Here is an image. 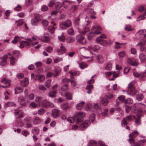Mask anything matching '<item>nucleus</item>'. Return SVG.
Masks as SVG:
<instances>
[{"instance_id":"obj_62","label":"nucleus","mask_w":146,"mask_h":146,"mask_svg":"<svg viewBox=\"0 0 146 146\" xmlns=\"http://www.w3.org/2000/svg\"><path fill=\"white\" fill-rule=\"evenodd\" d=\"M35 97V95L33 93H30L28 96L29 99L30 100H33Z\"/></svg>"},{"instance_id":"obj_53","label":"nucleus","mask_w":146,"mask_h":146,"mask_svg":"<svg viewBox=\"0 0 146 146\" xmlns=\"http://www.w3.org/2000/svg\"><path fill=\"white\" fill-rule=\"evenodd\" d=\"M56 93L55 91L50 92L49 94V96L51 97H54L56 95Z\"/></svg>"},{"instance_id":"obj_56","label":"nucleus","mask_w":146,"mask_h":146,"mask_svg":"<svg viewBox=\"0 0 146 146\" xmlns=\"http://www.w3.org/2000/svg\"><path fill=\"white\" fill-rule=\"evenodd\" d=\"M60 27L62 29H65L68 28L64 22H62L60 24Z\"/></svg>"},{"instance_id":"obj_10","label":"nucleus","mask_w":146,"mask_h":146,"mask_svg":"<svg viewBox=\"0 0 146 146\" xmlns=\"http://www.w3.org/2000/svg\"><path fill=\"white\" fill-rule=\"evenodd\" d=\"M76 38L77 41L82 44H85L86 41L84 40V37L80 35H78L76 36Z\"/></svg>"},{"instance_id":"obj_40","label":"nucleus","mask_w":146,"mask_h":146,"mask_svg":"<svg viewBox=\"0 0 146 146\" xmlns=\"http://www.w3.org/2000/svg\"><path fill=\"white\" fill-rule=\"evenodd\" d=\"M61 107L62 109L64 110H66L70 108V107L68 106L67 103L62 104L61 105Z\"/></svg>"},{"instance_id":"obj_60","label":"nucleus","mask_w":146,"mask_h":146,"mask_svg":"<svg viewBox=\"0 0 146 146\" xmlns=\"http://www.w3.org/2000/svg\"><path fill=\"white\" fill-rule=\"evenodd\" d=\"M125 29V30L128 31H131L133 30V29L131 28V26L129 25H126Z\"/></svg>"},{"instance_id":"obj_27","label":"nucleus","mask_w":146,"mask_h":146,"mask_svg":"<svg viewBox=\"0 0 146 146\" xmlns=\"http://www.w3.org/2000/svg\"><path fill=\"white\" fill-rule=\"evenodd\" d=\"M42 41L44 42H48L50 40V38L49 36H43L41 38Z\"/></svg>"},{"instance_id":"obj_51","label":"nucleus","mask_w":146,"mask_h":146,"mask_svg":"<svg viewBox=\"0 0 146 146\" xmlns=\"http://www.w3.org/2000/svg\"><path fill=\"white\" fill-rule=\"evenodd\" d=\"M133 103L132 100L130 98L126 99L125 101V104H131Z\"/></svg>"},{"instance_id":"obj_42","label":"nucleus","mask_w":146,"mask_h":146,"mask_svg":"<svg viewBox=\"0 0 146 146\" xmlns=\"http://www.w3.org/2000/svg\"><path fill=\"white\" fill-rule=\"evenodd\" d=\"M119 100L121 102H123L125 99V97L124 95H120L118 97L117 99Z\"/></svg>"},{"instance_id":"obj_15","label":"nucleus","mask_w":146,"mask_h":146,"mask_svg":"<svg viewBox=\"0 0 146 146\" xmlns=\"http://www.w3.org/2000/svg\"><path fill=\"white\" fill-rule=\"evenodd\" d=\"M29 82L27 78H25L23 80L21 81V85L23 87H27L28 85Z\"/></svg>"},{"instance_id":"obj_59","label":"nucleus","mask_w":146,"mask_h":146,"mask_svg":"<svg viewBox=\"0 0 146 146\" xmlns=\"http://www.w3.org/2000/svg\"><path fill=\"white\" fill-rule=\"evenodd\" d=\"M68 34L70 35H73L74 34V32L73 29L71 28L68 29Z\"/></svg>"},{"instance_id":"obj_1","label":"nucleus","mask_w":146,"mask_h":146,"mask_svg":"<svg viewBox=\"0 0 146 146\" xmlns=\"http://www.w3.org/2000/svg\"><path fill=\"white\" fill-rule=\"evenodd\" d=\"M85 116V114L83 112H79L74 115L73 117H69L67 118V121L70 123H73L74 121L77 123L82 122L83 118Z\"/></svg>"},{"instance_id":"obj_43","label":"nucleus","mask_w":146,"mask_h":146,"mask_svg":"<svg viewBox=\"0 0 146 146\" xmlns=\"http://www.w3.org/2000/svg\"><path fill=\"white\" fill-rule=\"evenodd\" d=\"M87 64L85 62H82L80 64V67L81 69H83L87 67Z\"/></svg>"},{"instance_id":"obj_6","label":"nucleus","mask_w":146,"mask_h":146,"mask_svg":"<svg viewBox=\"0 0 146 146\" xmlns=\"http://www.w3.org/2000/svg\"><path fill=\"white\" fill-rule=\"evenodd\" d=\"M42 105L43 107L45 108H53L54 106V105L52 103L45 100L42 101Z\"/></svg>"},{"instance_id":"obj_47","label":"nucleus","mask_w":146,"mask_h":146,"mask_svg":"<svg viewBox=\"0 0 146 146\" xmlns=\"http://www.w3.org/2000/svg\"><path fill=\"white\" fill-rule=\"evenodd\" d=\"M19 39L20 38L19 36H15L14 38V39L12 40V42L13 43L16 44Z\"/></svg>"},{"instance_id":"obj_63","label":"nucleus","mask_w":146,"mask_h":146,"mask_svg":"<svg viewBox=\"0 0 146 146\" xmlns=\"http://www.w3.org/2000/svg\"><path fill=\"white\" fill-rule=\"evenodd\" d=\"M145 15H144L141 16L139 17L138 18L140 19H139V20H138V19H137V21H139L140 20H143L146 18V9L145 11Z\"/></svg>"},{"instance_id":"obj_36","label":"nucleus","mask_w":146,"mask_h":146,"mask_svg":"<svg viewBox=\"0 0 146 146\" xmlns=\"http://www.w3.org/2000/svg\"><path fill=\"white\" fill-rule=\"evenodd\" d=\"M75 38L74 37L69 36L66 39V41L68 43H70L74 42L75 41Z\"/></svg>"},{"instance_id":"obj_64","label":"nucleus","mask_w":146,"mask_h":146,"mask_svg":"<svg viewBox=\"0 0 146 146\" xmlns=\"http://www.w3.org/2000/svg\"><path fill=\"white\" fill-rule=\"evenodd\" d=\"M42 98L41 97L38 96L35 98V101L36 102L40 104L42 100Z\"/></svg>"},{"instance_id":"obj_5","label":"nucleus","mask_w":146,"mask_h":146,"mask_svg":"<svg viewBox=\"0 0 146 146\" xmlns=\"http://www.w3.org/2000/svg\"><path fill=\"white\" fill-rule=\"evenodd\" d=\"M138 134V132L135 130L134 131V132L132 134L131 133L129 135V139L128 141L131 145L135 144V141H134V139L132 137L133 136L135 137L137 136ZM131 145L132 146V145Z\"/></svg>"},{"instance_id":"obj_16","label":"nucleus","mask_w":146,"mask_h":146,"mask_svg":"<svg viewBox=\"0 0 146 146\" xmlns=\"http://www.w3.org/2000/svg\"><path fill=\"white\" fill-rule=\"evenodd\" d=\"M125 109L126 112L127 113H129L130 110H131L132 112L134 113H135L137 111V109L136 107H135L133 109L132 108H131L128 105L125 106Z\"/></svg>"},{"instance_id":"obj_19","label":"nucleus","mask_w":146,"mask_h":146,"mask_svg":"<svg viewBox=\"0 0 146 146\" xmlns=\"http://www.w3.org/2000/svg\"><path fill=\"white\" fill-rule=\"evenodd\" d=\"M19 101L20 104L23 106H25L27 104V102H25V97H22L19 98Z\"/></svg>"},{"instance_id":"obj_48","label":"nucleus","mask_w":146,"mask_h":146,"mask_svg":"<svg viewBox=\"0 0 146 146\" xmlns=\"http://www.w3.org/2000/svg\"><path fill=\"white\" fill-rule=\"evenodd\" d=\"M95 115L94 114L92 113L90 117V121L91 122H93L95 119Z\"/></svg>"},{"instance_id":"obj_11","label":"nucleus","mask_w":146,"mask_h":146,"mask_svg":"<svg viewBox=\"0 0 146 146\" xmlns=\"http://www.w3.org/2000/svg\"><path fill=\"white\" fill-rule=\"evenodd\" d=\"M45 79V76L42 75L37 74L34 76V79L35 80H38L39 81L42 82Z\"/></svg>"},{"instance_id":"obj_28","label":"nucleus","mask_w":146,"mask_h":146,"mask_svg":"<svg viewBox=\"0 0 146 146\" xmlns=\"http://www.w3.org/2000/svg\"><path fill=\"white\" fill-rule=\"evenodd\" d=\"M61 72V70L58 68H55L53 71V76L56 77L58 76Z\"/></svg>"},{"instance_id":"obj_21","label":"nucleus","mask_w":146,"mask_h":146,"mask_svg":"<svg viewBox=\"0 0 146 146\" xmlns=\"http://www.w3.org/2000/svg\"><path fill=\"white\" fill-rule=\"evenodd\" d=\"M22 115H20L17 118V123L18 124H17V125L21 127L23 126L24 125V123L23 121L20 119L19 118L22 116Z\"/></svg>"},{"instance_id":"obj_7","label":"nucleus","mask_w":146,"mask_h":146,"mask_svg":"<svg viewBox=\"0 0 146 146\" xmlns=\"http://www.w3.org/2000/svg\"><path fill=\"white\" fill-rule=\"evenodd\" d=\"M63 4L65 6V5H68L69 4V2L68 1H66L63 2V3L59 2H57L56 4V9L58 10L62 6Z\"/></svg>"},{"instance_id":"obj_13","label":"nucleus","mask_w":146,"mask_h":146,"mask_svg":"<svg viewBox=\"0 0 146 146\" xmlns=\"http://www.w3.org/2000/svg\"><path fill=\"white\" fill-rule=\"evenodd\" d=\"M142 111H141L139 113V114L137 115L138 118L136 119L135 121V123L138 125L141 124V117L142 115Z\"/></svg>"},{"instance_id":"obj_17","label":"nucleus","mask_w":146,"mask_h":146,"mask_svg":"<svg viewBox=\"0 0 146 146\" xmlns=\"http://www.w3.org/2000/svg\"><path fill=\"white\" fill-rule=\"evenodd\" d=\"M8 58L7 55H4L3 58L1 61L0 62V65L1 66H4L7 64L6 60Z\"/></svg>"},{"instance_id":"obj_37","label":"nucleus","mask_w":146,"mask_h":146,"mask_svg":"<svg viewBox=\"0 0 146 146\" xmlns=\"http://www.w3.org/2000/svg\"><path fill=\"white\" fill-rule=\"evenodd\" d=\"M128 124V123L126 119L125 118H123V119L122 120L121 122V125L123 127L127 125Z\"/></svg>"},{"instance_id":"obj_26","label":"nucleus","mask_w":146,"mask_h":146,"mask_svg":"<svg viewBox=\"0 0 146 146\" xmlns=\"http://www.w3.org/2000/svg\"><path fill=\"white\" fill-rule=\"evenodd\" d=\"M106 37V35L104 34H102L100 36L96 38V41L97 42L99 43L103 40L102 39V38H105Z\"/></svg>"},{"instance_id":"obj_41","label":"nucleus","mask_w":146,"mask_h":146,"mask_svg":"<svg viewBox=\"0 0 146 146\" xmlns=\"http://www.w3.org/2000/svg\"><path fill=\"white\" fill-rule=\"evenodd\" d=\"M58 38L59 40L61 41H64L65 39V36L63 33H62L59 36Z\"/></svg>"},{"instance_id":"obj_3","label":"nucleus","mask_w":146,"mask_h":146,"mask_svg":"<svg viewBox=\"0 0 146 146\" xmlns=\"http://www.w3.org/2000/svg\"><path fill=\"white\" fill-rule=\"evenodd\" d=\"M26 41H22L20 42V47L21 48H23L24 47V46H34V44L32 43V40L31 38H27Z\"/></svg>"},{"instance_id":"obj_24","label":"nucleus","mask_w":146,"mask_h":146,"mask_svg":"<svg viewBox=\"0 0 146 146\" xmlns=\"http://www.w3.org/2000/svg\"><path fill=\"white\" fill-rule=\"evenodd\" d=\"M108 102V101L107 99L105 98H104L102 99L100 102L101 104L104 106H106Z\"/></svg>"},{"instance_id":"obj_30","label":"nucleus","mask_w":146,"mask_h":146,"mask_svg":"<svg viewBox=\"0 0 146 146\" xmlns=\"http://www.w3.org/2000/svg\"><path fill=\"white\" fill-rule=\"evenodd\" d=\"M85 102H82L80 103H79L77 104L76 106V108L78 110L81 109L84 106Z\"/></svg>"},{"instance_id":"obj_9","label":"nucleus","mask_w":146,"mask_h":146,"mask_svg":"<svg viewBox=\"0 0 146 146\" xmlns=\"http://www.w3.org/2000/svg\"><path fill=\"white\" fill-rule=\"evenodd\" d=\"M127 62L133 66H136L138 64V63L136 61L135 59L134 58H128Z\"/></svg>"},{"instance_id":"obj_8","label":"nucleus","mask_w":146,"mask_h":146,"mask_svg":"<svg viewBox=\"0 0 146 146\" xmlns=\"http://www.w3.org/2000/svg\"><path fill=\"white\" fill-rule=\"evenodd\" d=\"M90 122L88 120H86L84 122L82 123L79 127V129L81 130H85L89 125Z\"/></svg>"},{"instance_id":"obj_50","label":"nucleus","mask_w":146,"mask_h":146,"mask_svg":"<svg viewBox=\"0 0 146 146\" xmlns=\"http://www.w3.org/2000/svg\"><path fill=\"white\" fill-rule=\"evenodd\" d=\"M38 104L34 102H31L30 104V106L33 108H36L38 107Z\"/></svg>"},{"instance_id":"obj_49","label":"nucleus","mask_w":146,"mask_h":146,"mask_svg":"<svg viewBox=\"0 0 146 146\" xmlns=\"http://www.w3.org/2000/svg\"><path fill=\"white\" fill-rule=\"evenodd\" d=\"M33 0H26V4L27 6H30L32 4Z\"/></svg>"},{"instance_id":"obj_55","label":"nucleus","mask_w":146,"mask_h":146,"mask_svg":"<svg viewBox=\"0 0 146 146\" xmlns=\"http://www.w3.org/2000/svg\"><path fill=\"white\" fill-rule=\"evenodd\" d=\"M31 23L33 25H36L38 23V22L35 19H33L31 20Z\"/></svg>"},{"instance_id":"obj_22","label":"nucleus","mask_w":146,"mask_h":146,"mask_svg":"<svg viewBox=\"0 0 146 146\" xmlns=\"http://www.w3.org/2000/svg\"><path fill=\"white\" fill-rule=\"evenodd\" d=\"M59 110L57 109H53L52 110V113L51 114V116L54 118L57 117L58 115V113Z\"/></svg>"},{"instance_id":"obj_52","label":"nucleus","mask_w":146,"mask_h":146,"mask_svg":"<svg viewBox=\"0 0 146 146\" xmlns=\"http://www.w3.org/2000/svg\"><path fill=\"white\" fill-rule=\"evenodd\" d=\"M61 90L62 91H65L67 90L68 89V85L65 84L64 85L62 86L61 88Z\"/></svg>"},{"instance_id":"obj_57","label":"nucleus","mask_w":146,"mask_h":146,"mask_svg":"<svg viewBox=\"0 0 146 146\" xmlns=\"http://www.w3.org/2000/svg\"><path fill=\"white\" fill-rule=\"evenodd\" d=\"M64 23H65L66 25L68 27L72 25L71 22L70 20H66L64 22Z\"/></svg>"},{"instance_id":"obj_61","label":"nucleus","mask_w":146,"mask_h":146,"mask_svg":"<svg viewBox=\"0 0 146 146\" xmlns=\"http://www.w3.org/2000/svg\"><path fill=\"white\" fill-rule=\"evenodd\" d=\"M55 3V1L53 0H51L48 5L49 7H51L53 6Z\"/></svg>"},{"instance_id":"obj_20","label":"nucleus","mask_w":146,"mask_h":146,"mask_svg":"<svg viewBox=\"0 0 146 146\" xmlns=\"http://www.w3.org/2000/svg\"><path fill=\"white\" fill-rule=\"evenodd\" d=\"M41 122V119L39 117H36L33 120V124L35 125L39 124Z\"/></svg>"},{"instance_id":"obj_25","label":"nucleus","mask_w":146,"mask_h":146,"mask_svg":"<svg viewBox=\"0 0 146 146\" xmlns=\"http://www.w3.org/2000/svg\"><path fill=\"white\" fill-rule=\"evenodd\" d=\"M35 19L38 22L40 21L42 19V16L38 14H35Z\"/></svg>"},{"instance_id":"obj_38","label":"nucleus","mask_w":146,"mask_h":146,"mask_svg":"<svg viewBox=\"0 0 146 146\" xmlns=\"http://www.w3.org/2000/svg\"><path fill=\"white\" fill-rule=\"evenodd\" d=\"M97 143L95 141L91 140L90 141V144L88 145V146H97Z\"/></svg>"},{"instance_id":"obj_31","label":"nucleus","mask_w":146,"mask_h":146,"mask_svg":"<svg viewBox=\"0 0 146 146\" xmlns=\"http://www.w3.org/2000/svg\"><path fill=\"white\" fill-rule=\"evenodd\" d=\"M9 58L10 59V63L11 65H14L16 63L17 60L13 56H11V57H9Z\"/></svg>"},{"instance_id":"obj_34","label":"nucleus","mask_w":146,"mask_h":146,"mask_svg":"<svg viewBox=\"0 0 146 146\" xmlns=\"http://www.w3.org/2000/svg\"><path fill=\"white\" fill-rule=\"evenodd\" d=\"M115 48L116 49H119L121 47V45H123L125 44L124 43H119L117 42H115Z\"/></svg>"},{"instance_id":"obj_4","label":"nucleus","mask_w":146,"mask_h":146,"mask_svg":"<svg viewBox=\"0 0 146 146\" xmlns=\"http://www.w3.org/2000/svg\"><path fill=\"white\" fill-rule=\"evenodd\" d=\"M102 30V28L100 26L97 25H95L92 28L90 33L99 35L101 33V31Z\"/></svg>"},{"instance_id":"obj_35","label":"nucleus","mask_w":146,"mask_h":146,"mask_svg":"<svg viewBox=\"0 0 146 146\" xmlns=\"http://www.w3.org/2000/svg\"><path fill=\"white\" fill-rule=\"evenodd\" d=\"M15 105V104L13 102H9L5 103L4 105L5 107L9 106H12Z\"/></svg>"},{"instance_id":"obj_32","label":"nucleus","mask_w":146,"mask_h":146,"mask_svg":"<svg viewBox=\"0 0 146 146\" xmlns=\"http://www.w3.org/2000/svg\"><path fill=\"white\" fill-rule=\"evenodd\" d=\"M24 23V21L22 19L19 20H16L15 21V24L17 27H19L21 25Z\"/></svg>"},{"instance_id":"obj_46","label":"nucleus","mask_w":146,"mask_h":146,"mask_svg":"<svg viewBox=\"0 0 146 146\" xmlns=\"http://www.w3.org/2000/svg\"><path fill=\"white\" fill-rule=\"evenodd\" d=\"M112 68V64L110 63H108L106 65L105 69L107 70H110Z\"/></svg>"},{"instance_id":"obj_33","label":"nucleus","mask_w":146,"mask_h":146,"mask_svg":"<svg viewBox=\"0 0 146 146\" xmlns=\"http://www.w3.org/2000/svg\"><path fill=\"white\" fill-rule=\"evenodd\" d=\"M93 48L91 46H89L88 48H87L86 47H83L81 48V49L82 50H84L85 51H88L90 52L91 53H92L91 50H93Z\"/></svg>"},{"instance_id":"obj_12","label":"nucleus","mask_w":146,"mask_h":146,"mask_svg":"<svg viewBox=\"0 0 146 146\" xmlns=\"http://www.w3.org/2000/svg\"><path fill=\"white\" fill-rule=\"evenodd\" d=\"M66 51V49L64 46L61 45L59 48H57V52L59 55H61L64 53Z\"/></svg>"},{"instance_id":"obj_2","label":"nucleus","mask_w":146,"mask_h":146,"mask_svg":"<svg viewBox=\"0 0 146 146\" xmlns=\"http://www.w3.org/2000/svg\"><path fill=\"white\" fill-rule=\"evenodd\" d=\"M128 89L127 90V94L133 96L137 93V92L135 89L132 82H131L128 85Z\"/></svg>"},{"instance_id":"obj_39","label":"nucleus","mask_w":146,"mask_h":146,"mask_svg":"<svg viewBox=\"0 0 146 146\" xmlns=\"http://www.w3.org/2000/svg\"><path fill=\"white\" fill-rule=\"evenodd\" d=\"M66 98L69 100H71L72 99V95L69 92H67L66 93L65 95Z\"/></svg>"},{"instance_id":"obj_18","label":"nucleus","mask_w":146,"mask_h":146,"mask_svg":"<svg viewBox=\"0 0 146 146\" xmlns=\"http://www.w3.org/2000/svg\"><path fill=\"white\" fill-rule=\"evenodd\" d=\"M1 82L9 87L10 86L11 81L9 80H7L5 78H3L1 80Z\"/></svg>"},{"instance_id":"obj_58","label":"nucleus","mask_w":146,"mask_h":146,"mask_svg":"<svg viewBox=\"0 0 146 146\" xmlns=\"http://www.w3.org/2000/svg\"><path fill=\"white\" fill-rule=\"evenodd\" d=\"M125 54V52L124 51H122L118 53V55L120 57H123Z\"/></svg>"},{"instance_id":"obj_45","label":"nucleus","mask_w":146,"mask_h":146,"mask_svg":"<svg viewBox=\"0 0 146 146\" xmlns=\"http://www.w3.org/2000/svg\"><path fill=\"white\" fill-rule=\"evenodd\" d=\"M48 29L49 31L52 34L54 33L55 28L51 26H49L48 27Z\"/></svg>"},{"instance_id":"obj_44","label":"nucleus","mask_w":146,"mask_h":146,"mask_svg":"<svg viewBox=\"0 0 146 146\" xmlns=\"http://www.w3.org/2000/svg\"><path fill=\"white\" fill-rule=\"evenodd\" d=\"M69 73L72 76H78L80 74V72L79 71H75L74 72H72L71 71H70L69 72Z\"/></svg>"},{"instance_id":"obj_14","label":"nucleus","mask_w":146,"mask_h":146,"mask_svg":"<svg viewBox=\"0 0 146 146\" xmlns=\"http://www.w3.org/2000/svg\"><path fill=\"white\" fill-rule=\"evenodd\" d=\"M137 34L140 37H146V30L145 29L140 30L138 31Z\"/></svg>"},{"instance_id":"obj_23","label":"nucleus","mask_w":146,"mask_h":146,"mask_svg":"<svg viewBox=\"0 0 146 146\" xmlns=\"http://www.w3.org/2000/svg\"><path fill=\"white\" fill-rule=\"evenodd\" d=\"M96 58L98 63H102L103 62V57L101 55L98 54L96 56Z\"/></svg>"},{"instance_id":"obj_29","label":"nucleus","mask_w":146,"mask_h":146,"mask_svg":"<svg viewBox=\"0 0 146 146\" xmlns=\"http://www.w3.org/2000/svg\"><path fill=\"white\" fill-rule=\"evenodd\" d=\"M139 58L141 62H144L146 60V55L143 53L139 55Z\"/></svg>"},{"instance_id":"obj_54","label":"nucleus","mask_w":146,"mask_h":146,"mask_svg":"<svg viewBox=\"0 0 146 146\" xmlns=\"http://www.w3.org/2000/svg\"><path fill=\"white\" fill-rule=\"evenodd\" d=\"M21 92V88L19 87H17L15 89V94H18Z\"/></svg>"}]
</instances>
